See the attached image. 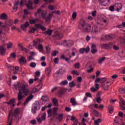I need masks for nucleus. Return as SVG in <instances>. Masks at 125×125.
Listing matches in <instances>:
<instances>
[{"label":"nucleus","instance_id":"nucleus-36","mask_svg":"<svg viewBox=\"0 0 125 125\" xmlns=\"http://www.w3.org/2000/svg\"><path fill=\"white\" fill-rule=\"evenodd\" d=\"M96 102L99 104H100L101 102H102V99H101V97L99 96L96 98Z\"/></svg>","mask_w":125,"mask_h":125},{"label":"nucleus","instance_id":"nucleus-58","mask_svg":"<svg viewBox=\"0 0 125 125\" xmlns=\"http://www.w3.org/2000/svg\"><path fill=\"white\" fill-rule=\"evenodd\" d=\"M48 9L50 10H53V9H54V6H53L52 5H50L48 6Z\"/></svg>","mask_w":125,"mask_h":125},{"label":"nucleus","instance_id":"nucleus-40","mask_svg":"<svg viewBox=\"0 0 125 125\" xmlns=\"http://www.w3.org/2000/svg\"><path fill=\"white\" fill-rule=\"evenodd\" d=\"M117 28H125V22H123L121 24H119L117 26Z\"/></svg>","mask_w":125,"mask_h":125},{"label":"nucleus","instance_id":"nucleus-4","mask_svg":"<svg viewBox=\"0 0 125 125\" xmlns=\"http://www.w3.org/2000/svg\"><path fill=\"white\" fill-rule=\"evenodd\" d=\"M35 26L36 27V28H32L29 31V34H33V33H35V31H37V29H40L42 31H46V28L42 25L41 23L36 24H35Z\"/></svg>","mask_w":125,"mask_h":125},{"label":"nucleus","instance_id":"nucleus-62","mask_svg":"<svg viewBox=\"0 0 125 125\" xmlns=\"http://www.w3.org/2000/svg\"><path fill=\"white\" fill-rule=\"evenodd\" d=\"M30 24H36V21H35V20H30Z\"/></svg>","mask_w":125,"mask_h":125},{"label":"nucleus","instance_id":"nucleus-31","mask_svg":"<svg viewBox=\"0 0 125 125\" xmlns=\"http://www.w3.org/2000/svg\"><path fill=\"white\" fill-rule=\"evenodd\" d=\"M21 84L22 83L20 84V82H18L17 84H14V86L15 87V88L16 89H17V88H19H19L20 87Z\"/></svg>","mask_w":125,"mask_h":125},{"label":"nucleus","instance_id":"nucleus-13","mask_svg":"<svg viewBox=\"0 0 125 125\" xmlns=\"http://www.w3.org/2000/svg\"><path fill=\"white\" fill-rule=\"evenodd\" d=\"M15 103H16V98H13L11 99L9 102L7 103L8 105H12V107H14L15 106Z\"/></svg>","mask_w":125,"mask_h":125},{"label":"nucleus","instance_id":"nucleus-24","mask_svg":"<svg viewBox=\"0 0 125 125\" xmlns=\"http://www.w3.org/2000/svg\"><path fill=\"white\" fill-rule=\"evenodd\" d=\"M39 87V85H37L36 87L34 88L32 91V93H36V92H38V91H40L41 89H42V88H38Z\"/></svg>","mask_w":125,"mask_h":125},{"label":"nucleus","instance_id":"nucleus-12","mask_svg":"<svg viewBox=\"0 0 125 125\" xmlns=\"http://www.w3.org/2000/svg\"><path fill=\"white\" fill-rule=\"evenodd\" d=\"M34 106V109H32V112L33 114H36L37 113V111L38 110H40L41 109V105H40V104H35Z\"/></svg>","mask_w":125,"mask_h":125},{"label":"nucleus","instance_id":"nucleus-33","mask_svg":"<svg viewBox=\"0 0 125 125\" xmlns=\"http://www.w3.org/2000/svg\"><path fill=\"white\" fill-rule=\"evenodd\" d=\"M70 102L72 103L73 106H76L77 104L76 103V99L74 98H72L70 99Z\"/></svg>","mask_w":125,"mask_h":125},{"label":"nucleus","instance_id":"nucleus-14","mask_svg":"<svg viewBox=\"0 0 125 125\" xmlns=\"http://www.w3.org/2000/svg\"><path fill=\"white\" fill-rule=\"evenodd\" d=\"M20 1L18 0L16 3L14 4V6L12 8L13 11L16 12L18 10V6H19Z\"/></svg>","mask_w":125,"mask_h":125},{"label":"nucleus","instance_id":"nucleus-16","mask_svg":"<svg viewBox=\"0 0 125 125\" xmlns=\"http://www.w3.org/2000/svg\"><path fill=\"white\" fill-rule=\"evenodd\" d=\"M6 51V50L4 49V45H0V55H2V56H3L5 54V52Z\"/></svg>","mask_w":125,"mask_h":125},{"label":"nucleus","instance_id":"nucleus-23","mask_svg":"<svg viewBox=\"0 0 125 125\" xmlns=\"http://www.w3.org/2000/svg\"><path fill=\"white\" fill-rule=\"evenodd\" d=\"M98 29V27H97V26H94L92 28V32H94L95 35H98V31H97Z\"/></svg>","mask_w":125,"mask_h":125},{"label":"nucleus","instance_id":"nucleus-53","mask_svg":"<svg viewBox=\"0 0 125 125\" xmlns=\"http://www.w3.org/2000/svg\"><path fill=\"white\" fill-rule=\"evenodd\" d=\"M91 52L92 53V54H95V53L97 52V49H91Z\"/></svg>","mask_w":125,"mask_h":125},{"label":"nucleus","instance_id":"nucleus-30","mask_svg":"<svg viewBox=\"0 0 125 125\" xmlns=\"http://www.w3.org/2000/svg\"><path fill=\"white\" fill-rule=\"evenodd\" d=\"M106 59V57H103L102 58H100L99 60H98V63L99 64H102V62H104V61H105Z\"/></svg>","mask_w":125,"mask_h":125},{"label":"nucleus","instance_id":"nucleus-15","mask_svg":"<svg viewBox=\"0 0 125 125\" xmlns=\"http://www.w3.org/2000/svg\"><path fill=\"white\" fill-rule=\"evenodd\" d=\"M19 64H26L27 63V60H26V58L24 56H21L19 60Z\"/></svg>","mask_w":125,"mask_h":125},{"label":"nucleus","instance_id":"nucleus-32","mask_svg":"<svg viewBox=\"0 0 125 125\" xmlns=\"http://www.w3.org/2000/svg\"><path fill=\"white\" fill-rule=\"evenodd\" d=\"M100 123H102V119L101 118L98 119L97 120L94 121V124L95 125H99Z\"/></svg>","mask_w":125,"mask_h":125},{"label":"nucleus","instance_id":"nucleus-38","mask_svg":"<svg viewBox=\"0 0 125 125\" xmlns=\"http://www.w3.org/2000/svg\"><path fill=\"white\" fill-rule=\"evenodd\" d=\"M58 53H59V51L58 50L53 51L51 54V56H56Z\"/></svg>","mask_w":125,"mask_h":125},{"label":"nucleus","instance_id":"nucleus-48","mask_svg":"<svg viewBox=\"0 0 125 125\" xmlns=\"http://www.w3.org/2000/svg\"><path fill=\"white\" fill-rule=\"evenodd\" d=\"M46 117V114L44 113L43 115H42L41 117V119L42 120V121H45Z\"/></svg>","mask_w":125,"mask_h":125},{"label":"nucleus","instance_id":"nucleus-19","mask_svg":"<svg viewBox=\"0 0 125 125\" xmlns=\"http://www.w3.org/2000/svg\"><path fill=\"white\" fill-rule=\"evenodd\" d=\"M114 6H115V8H116V10L117 12H119L120 11V9H122V4L120 3H116L114 5Z\"/></svg>","mask_w":125,"mask_h":125},{"label":"nucleus","instance_id":"nucleus-8","mask_svg":"<svg viewBox=\"0 0 125 125\" xmlns=\"http://www.w3.org/2000/svg\"><path fill=\"white\" fill-rule=\"evenodd\" d=\"M107 81V79L106 78H97L95 81V83H105Z\"/></svg>","mask_w":125,"mask_h":125},{"label":"nucleus","instance_id":"nucleus-55","mask_svg":"<svg viewBox=\"0 0 125 125\" xmlns=\"http://www.w3.org/2000/svg\"><path fill=\"white\" fill-rule=\"evenodd\" d=\"M18 46H19V47L20 48H21V49H20V50H22V49L24 48L22 45V44H21V43H19L18 44Z\"/></svg>","mask_w":125,"mask_h":125},{"label":"nucleus","instance_id":"nucleus-37","mask_svg":"<svg viewBox=\"0 0 125 125\" xmlns=\"http://www.w3.org/2000/svg\"><path fill=\"white\" fill-rule=\"evenodd\" d=\"M74 67L75 69H80V67H81V64L79 62L76 63L74 64Z\"/></svg>","mask_w":125,"mask_h":125},{"label":"nucleus","instance_id":"nucleus-60","mask_svg":"<svg viewBox=\"0 0 125 125\" xmlns=\"http://www.w3.org/2000/svg\"><path fill=\"white\" fill-rule=\"evenodd\" d=\"M104 39H105V41H109V40H110V35H105L104 36Z\"/></svg>","mask_w":125,"mask_h":125},{"label":"nucleus","instance_id":"nucleus-1","mask_svg":"<svg viewBox=\"0 0 125 125\" xmlns=\"http://www.w3.org/2000/svg\"><path fill=\"white\" fill-rule=\"evenodd\" d=\"M27 96L29 94V90L26 87V85L24 83H21V86L19 87V92L18 94V99L19 101H21V100L24 99V96Z\"/></svg>","mask_w":125,"mask_h":125},{"label":"nucleus","instance_id":"nucleus-57","mask_svg":"<svg viewBox=\"0 0 125 125\" xmlns=\"http://www.w3.org/2000/svg\"><path fill=\"white\" fill-rule=\"evenodd\" d=\"M30 124L32 125H37V121L36 120H33L30 121Z\"/></svg>","mask_w":125,"mask_h":125},{"label":"nucleus","instance_id":"nucleus-17","mask_svg":"<svg viewBox=\"0 0 125 125\" xmlns=\"http://www.w3.org/2000/svg\"><path fill=\"white\" fill-rule=\"evenodd\" d=\"M67 89L64 88H61V89L59 91V94L60 95H63L67 92Z\"/></svg>","mask_w":125,"mask_h":125},{"label":"nucleus","instance_id":"nucleus-28","mask_svg":"<svg viewBox=\"0 0 125 125\" xmlns=\"http://www.w3.org/2000/svg\"><path fill=\"white\" fill-rule=\"evenodd\" d=\"M52 102L55 106H58V100L56 98H54Z\"/></svg>","mask_w":125,"mask_h":125},{"label":"nucleus","instance_id":"nucleus-11","mask_svg":"<svg viewBox=\"0 0 125 125\" xmlns=\"http://www.w3.org/2000/svg\"><path fill=\"white\" fill-rule=\"evenodd\" d=\"M33 4H34V3L32 2V0H29L26 5V6L27 7L28 9H30L32 10L34 9V7H33Z\"/></svg>","mask_w":125,"mask_h":125},{"label":"nucleus","instance_id":"nucleus-61","mask_svg":"<svg viewBox=\"0 0 125 125\" xmlns=\"http://www.w3.org/2000/svg\"><path fill=\"white\" fill-rule=\"evenodd\" d=\"M74 41H69V43H67L66 44V46H69V43H70V45H73V44H74Z\"/></svg>","mask_w":125,"mask_h":125},{"label":"nucleus","instance_id":"nucleus-39","mask_svg":"<svg viewBox=\"0 0 125 125\" xmlns=\"http://www.w3.org/2000/svg\"><path fill=\"white\" fill-rule=\"evenodd\" d=\"M77 52H78V50L75 48H73L72 49V56H75V55H76V53Z\"/></svg>","mask_w":125,"mask_h":125},{"label":"nucleus","instance_id":"nucleus-26","mask_svg":"<svg viewBox=\"0 0 125 125\" xmlns=\"http://www.w3.org/2000/svg\"><path fill=\"white\" fill-rule=\"evenodd\" d=\"M120 105V107H124V106H125V100L123 98H121Z\"/></svg>","mask_w":125,"mask_h":125},{"label":"nucleus","instance_id":"nucleus-46","mask_svg":"<svg viewBox=\"0 0 125 125\" xmlns=\"http://www.w3.org/2000/svg\"><path fill=\"white\" fill-rule=\"evenodd\" d=\"M119 91L121 92V93H125V87L120 88Z\"/></svg>","mask_w":125,"mask_h":125},{"label":"nucleus","instance_id":"nucleus-50","mask_svg":"<svg viewBox=\"0 0 125 125\" xmlns=\"http://www.w3.org/2000/svg\"><path fill=\"white\" fill-rule=\"evenodd\" d=\"M40 76H41V72H40V71H37L35 72L34 77H40Z\"/></svg>","mask_w":125,"mask_h":125},{"label":"nucleus","instance_id":"nucleus-45","mask_svg":"<svg viewBox=\"0 0 125 125\" xmlns=\"http://www.w3.org/2000/svg\"><path fill=\"white\" fill-rule=\"evenodd\" d=\"M72 17L73 20H75L77 19V13L76 12L73 13Z\"/></svg>","mask_w":125,"mask_h":125},{"label":"nucleus","instance_id":"nucleus-18","mask_svg":"<svg viewBox=\"0 0 125 125\" xmlns=\"http://www.w3.org/2000/svg\"><path fill=\"white\" fill-rule=\"evenodd\" d=\"M63 117H64L63 113L59 114L56 117V119L58 120L59 122H61L62 121H63Z\"/></svg>","mask_w":125,"mask_h":125},{"label":"nucleus","instance_id":"nucleus-7","mask_svg":"<svg viewBox=\"0 0 125 125\" xmlns=\"http://www.w3.org/2000/svg\"><path fill=\"white\" fill-rule=\"evenodd\" d=\"M47 112L48 113V118L53 116V115H55V116H57V112L56 111H54V110H53L51 108L48 109Z\"/></svg>","mask_w":125,"mask_h":125},{"label":"nucleus","instance_id":"nucleus-64","mask_svg":"<svg viewBox=\"0 0 125 125\" xmlns=\"http://www.w3.org/2000/svg\"><path fill=\"white\" fill-rule=\"evenodd\" d=\"M58 88V87H54L52 88V89L51 90V92L53 93L54 91H56V89Z\"/></svg>","mask_w":125,"mask_h":125},{"label":"nucleus","instance_id":"nucleus-49","mask_svg":"<svg viewBox=\"0 0 125 125\" xmlns=\"http://www.w3.org/2000/svg\"><path fill=\"white\" fill-rule=\"evenodd\" d=\"M54 62L55 64H58V62H59V58H55L54 59Z\"/></svg>","mask_w":125,"mask_h":125},{"label":"nucleus","instance_id":"nucleus-10","mask_svg":"<svg viewBox=\"0 0 125 125\" xmlns=\"http://www.w3.org/2000/svg\"><path fill=\"white\" fill-rule=\"evenodd\" d=\"M34 98V95H33V94H31L29 97H28L26 99L25 101H24L23 103V105L26 106L27 104L29 103L30 100H32Z\"/></svg>","mask_w":125,"mask_h":125},{"label":"nucleus","instance_id":"nucleus-59","mask_svg":"<svg viewBox=\"0 0 125 125\" xmlns=\"http://www.w3.org/2000/svg\"><path fill=\"white\" fill-rule=\"evenodd\" d=\"M11 57H13V58H15L16 57V53L14 52L10 54Z\"/></svg>","mask_w":125,"mask_h":125},{"label":"nucleus","instance_id":"nucleus-51","mask_svg":"<svg viewBox=\"0 0 125 125\" xmlns=\"http://www.w3.org/2000/svg\"><path fill=\"white\" fill-rule=\"evenodd\" d=\"M28 61H32V60H35V59L33 58L32 56H30L27 58Z\"/></svg>","mask_w":125,"mask_h":125},{"label":"nucleus","instance_id":"nucleus-43","mask_svg":"<svg viewBox=\"0 0 125 125\" xmlns=\"http://www.w3.org/2000/svg\"><path fill=\"white\" fill-rule=\"evenodd\" d=\"M7 48H8V49H9L10 48H12V45H13V44L11 42H10L7 43Z\"/></svg>","mask_w":125,"mask_h":125},{"label":"nucleus","instance_id":"nucleus-6","mask_svg":"<svg viewBox=\"0 0 125 125\" xmlns=\"http://www.w3.org/2000/svg\"><path fill=\"white\" fill-rule=\"evenodd\" d=\"M90 51V48H89V46H87L85 48H82L80 49L79 50V53L80 54H83L84 52H86V53H88L89 51Z\"/></svg>","mask_w":125,"mask_h":125},{"label":"nucleus","instance_id":"nucleus-20","mask_svg":"<svg viewBox=\"0 0 125 125\" xmlns=\"http://www.w3.org/2000/svg\"><path fill=\"white\" fill-rule=\"evenodd\" d=\"M53 33V30L50 29H48L47 31L43 32V34H45V36H46V35H47V36H51Z\"/></svg>","mask_w":125,"mask_h":125},{"label":"nucleus","instance_id":"nucleus-27","mask_svg":"<svg viewBox=\"0 0 125 125\" xmlns=\"http://www.w3.org/2000/svg\"><path fill=\"white\" fill-rule=\"evenodd\" d=\"M38 49L42 52V51H43V46L42 44H39L38 45Z\"/></svg>","mask_w":125,"mask_h":125},{"label":"nucleus","instance_id":"nucleus-21","mask_svg":"<svg viewBox=\"0 0 125 125\" xmlns=\"http://www.w3.org/2000/svg\"><path fill=\"white\" fill-rule=\"evenodd\" d=\"M0 19L1 20H6V19H7V15L5 13L1 14L0 16Z\"/></svg>","mask_w":125,"mask_h":125},{"label":"nucleus","instance_id":"nucleus-22","mask_svg":"<svg viewBox=\"0 0 125 125\" xmlns=\"http://www.w3.org/2000/svg\"><path fill=\"white\" fill-rule=\"evenodd\" d=\"M40 42H41V40L40 39H36L33 41L32 42L33 46H36V45H38Z\"/></svg>","mask_w":125,"mask_h":125},{"label":"nucleus","instance_id":"nucleus-56","mask_svg":"<svg viewBox=\"0 0 125 125\" xmlns=\"http://www.w3.org/2000/svg\"><path fill=\"white\" fill-rule=\"evenodd\" d=\"M21 29H22V30H23V31H25V30H26V29L27 28V27H26V26H25V24H21Z\"/></svg>","mask_w":125,"mask_h":125},{"label":"nucleus","instance_id":"nucleus-35","mask_svg":"<svg viewBox=\"0 0 125 125\" xmlns=\"http://www.w3.org/2000/svg\"><path fill=\"white\" fill-rule=\"evenodd\" d=\"M60 84L61 85H67V84H68V81H67V80H64V81H62L60 83Z\"/></svg>","mask_w":125,"mask_h":125},{"label":"nucleus","instance_id":"nucleus-52","mask_svg":"<svg viewBox=\"0 0 125 125\" xmlns=\"http://www.w3.org/2000/svg\"><path fill=\"white\" fill-rule=\"evenodd\" d=\"M96 13H97L96 10L93 11L92 12V16H93V17H95V16H96Z\"/></svg>","mask_w":125,"mask_h":125},{"label":"nucleus","instance_id":"nucleus-3","mask_svg":"<svg viewBox=\"0 0 125 125\" xmlns=\"http://www.w3.org/2000/svg\"><path fill=\"white\" fill-rule=\"evenodd\" d=\"M20 114V108H16L14 111L12 110L11 108V111L9 113L8 117L9 119L11 120V119H13L14 117L15 118H18V115Z\"/></svg>","mask_w":125,"mask_h":125},{"label":"nucleus","instance_id":"nucleus-41","mask_svg":"<svg viewBox=\"0 0 125 125\" xmlns=\"http://www.w3.org/2000/svg\"><path fill=\"white\" fill-rule=\"evenodd\" d=\"M51 13L52 14H57L58 15H60V14H61V12L59 10H55V11H52Z\"/></svg>","mask_w":125,"mask_h":125},{"label":"nucleus","instance_id":"nucleus-2","mask_svg":"<svg viewBox=\"0 0 125 125\" xmlns=\"http://www.w3.org/2000/svg\"><path fill=\"white\" fill-rule=\"evenodd\" d=\"M79 29L83 28L82 31L83 33H90L91 31V25L86 23L83 19H81L79 21Z\"/></svg>","mask_w":125,"mask_h":125},{"label":"nucleus","instance_id":"nucleus-42","mask_svg":"<svg viewBox=\"0 0 125 125\" xmlns=\"http://www.w3.org/2000/svg\"><path fill=\"white\" fill-rule=\"evenodd\" d=\"M76 84L74 81L69 83V87H75Z\"/></svg>","mask_w":125,"mask_h":125},{"label":"nucleus","instance_id":"nucleus-44","mask_svg":"<svg viewBox=\"0 0 125 125\" xmlns=\"http://www.w3.org/2000/svg\"><path fill=\"white\" fill-rule=\"evenodd\" d=\"M30 67H31V68H35L36 66H37V64L36 62H32L29 64Z\"/></svg>","mask_w":125,"mask_h":125},{"label":"nucleus","instance_id":"nucleus-25","mask_svg":"<svg viewBox=\"0 0 125 125\" xmlns=\"http://www.w3.org/2000/svg\"><path fill=\"white\" fill-rule=\"evenodd\" d=\"M51 72V67H48L46 68V70L45 71V73L46 75L48 76L49 75H50Z\"/></svg>","mask_w":125,"mask_h":125},{"label":"nucleus","instance_id":"nucleus-34","mask_svg":"<svg viewBox=\"0 0 125 125\" xmlns=\"http://www.w3.org/2000/svg\"><path fill=\"white\" fill-rule=\"evenodd\" d=\"M110 82H107L106 84H104L103 85V87L105 90H108L109 89V85H108V83H109Z\"/></svg>","mask_w":125,"mask_h":125},{"label":"nucleus","instance_id":"nucleus-47","mask_svg":"<svg viewBox=\"0 0 125 125\" xmlns=\"http://www.w3.org/2000/svg\"><path fill=\"white\" fill-rule=\"evenodd\" d=\"M43 13V10H42V9H39L37 10V13H35V15L37 14H40L41 13L42 14Z\"/></svg>","mask_w":125,"mask_h":125},{"label":"nucleus","instance_id":"nucleus-63","mask_svg":"<svg viewBox=\"0 0 125 125\" xmlns=\"http://www.w3.org/2000/svg\"><path fill=\"white\" fill-rule=\"evenodd\" d=\"M114 9H115V6H114V5L110 6V11L113 12V11H114Z\"/></svg>","mask_w":125,"mask_h":125},{"label":"nucleus","instance_id":"nucleus-9","mask_svg":"<svg viewBox=\"0 0 125 125\" xmlns=\"http://www.w3.org/2000/svg\"><path fill=\"white\" fill-rule=\"evenodd\" d=\"M4 26H6V27H10L13 25V21L12 20H6L4 22Z\"/></svg>","mask_w":125,"mask_h":125},{"label":"nucleus","instance_id":"nucleus-54","mask_svg":"<svg viewBox=\"0 0 125 125\" xmlns=\"http://www.w3.org/2000/svg\"><path fill=\"white\" fill-rule=\"evenodd\" d=\"M90 90L93 92H95L96 91H97V90H98V89H97L96 88H94V87H92L90 88Z\"/></svg>","mask_w":125,"mask_h":125},{"label":"nucleus","instance_id":"nucleus-5","mask_svg":"<svg viewBox=\"0 0 125 125\" xmlns=\"http://www.w3.org/2000/svg\"><path fill=\"white\" fill-rule=\"evenodd\" d=\"M42 18L43 19H45L46 22H49L50 20H51V18L53 17V14L52 13H49L48 15V17L46 18V12L42 13Z\"/></svg>","mask_w":125,"mask_h":125},{"label":"nucleus","instance_id":"nucleus-29","mask_svg":"<svg viewBox=\"0 0 125 125\" xmlns=\"http://www.w3.org/2000/svg\"><path fill=\"white\" fill-rule=\"evenodd\" d=\"M41 100H42L43 102H47L48 101H49V99L46 96H42Z\"/></svg>","mask_w":125,"mask_h":125}]
</instances>
